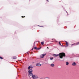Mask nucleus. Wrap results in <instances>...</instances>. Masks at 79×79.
Returning <instances> with one entry per match:
<instances>
[{
  "label": "nucleus",
  "mask_w": 79,
  "mask_h": 79,
  "mask_svg": "<svg viewBox=\"0 0 79 79\" xmlns=\"http://www.w3.org/2000/svg\"><path fill=\"white\" fill-rule=\"evenodd\" d=\"M34 48L35 49H37V47H35Z\"/></svg>",
  "instance_id": "obj_14"
},
{
  "label": "nucleus",
  "mask_w": 79,
  "mask_h": 79,
  "mask_svg": "<svg viewBox=\"0 0 79 79\" xmlns=\"http://www.w3.org/2000/svg\"><path fill=\"white\" fill-rule=\"evenodd\" d=\"M59 44H60V45H61V43H60V42H59Z\"/></svg>",
  "instance_id": "obj_16"
},
{
  "label": "nucleus",
  "mask_w": 79,
  "mask_h": 79,
  "mask_svg": "<svg viewBox=\"0 0 79 79\" xmlns=\"http://www.w3.org/2000/svg\"><path fill=\"white\" fill-rule=\"evenodd\" d=\"M53 57H51L50 58V60H53Z\"/></svg>",
  "instance_id": "obj_13"
},
{
  "label": "nucleus",
  "mask_w": 79,
  "mask_h": 79,
  "mask_svg": "<svg viewBox=\"0 0 79 79\" xmlns=\"http://www.w3.org/2000/svg\"><path fill=\"white\" fill-rule=\"evenodd\" d=\"M66 47H67L68 46L69 44H68V42H67V41H66Z\"/></svg>",
  "instance_id": "obj_8"
},
{
  "label": "nucleus",
  "mask_w": 79,
  "mask_h": 79,
  "mask_svg": "<svg viewBox=\"0 0 79 79\" xmlns=\"http://www.w3.org/2000/svg\"><path fill=\"white\" fill-rule=\"evenodd\" d=\"M0 58L1 59H3V57H0Z\"/></svg>",
  "instance_id": "obj_15"
},
{
  "label": "nucleus",
  "mask_w": 79,
  "mask_h": 79,
  "mask_svg": "<svg viewBox=\"0 0 79 79\" xmlns=\"http://www.w3.org/2000/svg\"><path fill=\"white\" fill-rule=\"evenodd\" d=\"M47 48H48V47H47Z\"/></svg>",
  "instance_id": "obj_21"
},
{
  "label": "nucleus",
  "mask_w": 79,
  "mask_h": 79,
  "mask_svg": "<svg viewBox=\"0 0 79 79\" xmlns=\"http://www.w3.org/2000/svg\"><path fill=\"white\" fill-rule=\"evenodd\" d=\"M41 44L42 45H44V42H41Z\"/></svg>",
  "instance_id": "obj_12"
},
{
  "label": "nucleus",
  "mask_w": 79,
  "mask_h": 79,
  "mask_svg": "<svg viewBox=\"0 0 79 79\" xmlns=\"http://www.w3.org/2000/svg\"><path fill=\"white\" fill-rule=\"evenodd\" d=\"M51 66L52 67H53V66H55V64H51Z\"/></svg>",
  "instance_id": "obj_10"
},
{
  "label": "nucleus",
  "mask_w": 79,
  "mask_h": 79,
  "mask_svg": "<svg viewBox=\"0 0 79 79\" xmlns=\"http://www.w3.org/2000/svg\"><path fill=\"white\" fill-rule=\"evenodd\" d=\"M53 56H55V57H56V56H58V55H56V54H53Z\"/></svg>",
  "instance_id": "obj_9"
},
{
  "label": "nucleus",
  "mask_w": 79,
  "mask_h": 79,
  "mask_svg": "<svg viewBox=\"0 0 79 79\" xmlns=\"http://www.w3.org/2000/svg\"><path fill=\"white\" fill-rule=\"evenodd\" d=\"M32 71H32V69H30L28 71V72L29 73V74H28L29 76V75H30V74H32Z\"/></svg>",
  "instance_id": "obj_4"
},
{
  "label": "nucleus",
  "mask_w": 79,
  "mask_h": 79,
  "mask_svg": "<svg viewBox=\"0 0 79 79\" xmlns=\"http://www.w3.org/2000/svg\"><path fill=\"white\" fill-rule=\"evenodd\" d=\"M58 56H59L60 58H61V59H62L63 56L64 57L65 56V54H64V53H60L59 54H58Z\"/></svg>",
  "instance_id": "obj_2"
},
{
  "label": "nucleus",
  "mask_w": 79,
  "mask_h": 79,
  "mask_svg": "<svg viewBox=\"0 0 79 79\" xmlns=\"http://www.w3.org/2000/svg\"><path fill=\"white\" fill-rule=\"evenodd\" d=\"M32 68H33V67H32L31 66H30L28 67V69H32Z\"/></svg>",
  "instance_id": "obj_6"
},
{
  "label": "nucleus",
  "mask_w": 79,
  "mask_h": 79,
  "mask_svg": "<svg viewBox=\"0 0 79 79\" xmlns=\"http://www.w3.org/2000/svg\"><path fill=\"white\" fill-rule=\"evenodd\" d=\"M38 49V50H39V49H40L38 48V49Z\"/></svg>",
  "instance_id": "obj_19"
},
{
  "label": "nucleus",
  "mask_w": 79,
  "mask_h": 79,
  "mask_svg": "<svg viewBox=\"0 0 79 79\" xmlns=\"http://www.w3.org/2000/svg\"><path fill=\"white\" fill-rule=\"evenodd\" d=\"M66 64V65H68V64H69V63H68V62H67Z\"/></svg>",
  "instance_id": "obj_11"
},
{
  "label": "nucleus",
  "mask_w": 79,
  "mask_h": 79,
  "mask_svg": "<svg viewBox=\"0 0 79 79\" xmlns=\"http://www.w3.org/2000/svg\"><path fill=\"white\" fill-rule=\"evenodd\" d=\"M22 18H23V16H22Z\"/></svg>",
  "instance_id": "obj_20"
},
{
  "label": "nucleus",
  "mask_w": 79,
  "mask_h": 79,
  "mask_svg": "<svg viewBox=\"0 0 79 79\" xmlns=\"http://www.w3.org/2000/svg\"><path fill=\"white\" fill-rule=\"evenodd\" d=\"M46 55V54H41L40 56V57L41 58H43Z\"/></svg>",
  "instance_id": "obj_3"
},
{
  "label": "nucleus",
  "mask_w": 79,
  "mask_h": 79,
  "mask_svg": "<svg viewBox=\"0 0 79 79\" xmlns=\"http://www.w3.org/2000/svg\"><path fill=\"white\" fill-rule=\"evenodd\" d=\"M29 77L30 78H32V79H37V78H38V77L37 76L35 75H34L32 73L29 75Z\"/></svg>",
  "instance_id": "obj_1"
},
{
  "label": "nucleus",
  "mask_w": 79,
  "mask_h": 79,
  "mask_svg": "<svg viewBox=\"0 0 79 79\" xmlns=\"http://www.w3.org/2000/svg\"><path fill=\"white\" fill-rule=\"evenodd\" d=\"M40 48H41V47H40V48H39V49H40Z\"/></svg>",
  "instance_id": "obj_17"
},
{
  "label": "nucleus",
  "mask_w": 79,
  "mask_h": 79,
  "mask_svg": "<svg viewBox=\"0 0 79 79\" xmlns=\"http://www.w3.org/2000/svg\"><path fill=\"white\" fill-rule=\"evenodd\" d=\"M72 65L73 66H76V63L75 62H73L72 64Z\"/></svg>",
  "instance_id": "obj_5"
},
{
  "label": "nucleus",
  "mask_w": 79,
  "mask_h": 79,
  "mask_svg": "<svg viewBox=\"0 0 79 79\" xmlns=\"http://www.w3.org/2000/svg\"><path fill=\"white\" fill-rule=\"evenodd\" d=\"M33 49H34V48H33L32 49V50H33Z\"/></svg>",
  "instance_id": "obj_18"
},
{
  "label": "nucleus",
  "mask_w": 79,
  "mask_h": 79,
  "mask_svg": "<svg viewBox=\"0 0 79 79\" xmlns=\"http://www.w3.org/2000/svg\"><path fill=\"white\" fill-rule=\"evenodd\" d=\"M37 66H41V64L38 63L36 64Z\"/></svg>",
  "instance_id": "obj_7"
}]
</instances>
